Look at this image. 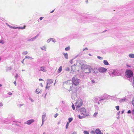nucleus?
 <instances>
[{
	"label": "nucleus",
	"mask_w": 134,
	"mask_h": 134,
	"mask_svg": "<svg viewBox=\"0 0 134 134\" xmlns=\"http://www.w3.org/2000/svg\"><path fill=\"white\" fill-rule=\"evenodd\" d=\"M44 18V17H41L40 19H39L40 20H42L43 18Z\"/></svg>",
	"instance_id": "obj_51"
},
{
	"label": "nucleus",
	"mask_w": 134,
	"mask_h": 134,
	"mask_svg": "<svg viewBox=\"0 0 134 134\" xmlns=\"http://www.w3.org/2000/svg\"><path fill=\"white\" fill-rule=\"evenodd\" d=\"M72 108L74 110L75 109V105L73 103H72Z\"/></svg>",
	"instance_id": "obj_36"
},
{
	"label": "nucleus",
	"mask_w": 134,
	"mask_h": 134,
	"mask_svg": "<svg viewBox=\"0 0 134 134\" xmlns=\"http://www.w3.org/2000/svg\"><path fill=\"white\" fill-rule=\"evenodd\" d=\"M83 133L85 134H89V132L86 131H85L83 132Z\"/></svg>",
	"instance_id": "obj_37"
},
{
	"label": "nucleus",
	"mask_w": 134,
	"mask_h": 134,
	"mask_svg": "<svg viewBox=\"0 0 134 134\" xmlns=\"http://www.w3.org/2000/svg\"><path fill=\"white\" fill-rule=\"evenodd\" d=\"M28 53L27 51H25L23 52L22 54L24 55H26Z\"/></svg>",
	"instance_id": "obj_35"
},
{
	"label": "nucleus",
	"mask_w": 134,
	"mask_h": 134,
	"mask_svg": "<svg viewBox=\"0 0 134 134\" xmlns=\"http://www.w3.org/2000/svg\"><path fill=\"white\" fill-rule=\"evenodd\" d=\"M133 83L132 84V86H133V87H134V76L133 77Z\"/></svg>",
	"instance_id": "obj_54"
},
{
	"label": "nucleus",
	"mask_w": 134,
	"mask_h": 134,
	"mask_svg": "<svg viewBox=\"0 0 134 134\" xmlns=\"http://www.w3.org/2000/svg\"><path fill=\"white\" fill-rule=\"evenodd\" d=\"M129 57L131 58H134V54H130L129 55Z\"/></svg>",
	"instance_id": "obj_25"
},
{
	"label": "nucleus",
	"mask_w": 134,
	"mask_h": 134,
	"mask_svg": "<svg viewBox=\"0 0 134 134\" xmlns=\"http://www.w3.org/2000/svg\"><path fill=\"white\" fill-rule=\"evenodd\" d=\"M34 121V120L33 119H31L28 120L27 121L25 122V124H27L28 125H30Z\"/></svg>",
	"instance_id": "obj_10"
},
{
	"label": "nucleus",
	"mask_w": 134,
	"mask_h": 134,
	"mask_svg": "<svg viewBox=\"0 0 134 134\" xmlns=\"http://www.w3.org/2000/svg\"><path fill=\"white\" fill-rule=\"evenodd\" d=\"M75 66V65L74 64V65H73V66H71V71L73 72H74V69H73V67L74 66Z\"/></svg>",
	"instance_id": "obj_30"
},
{
	"label": "nucleus",
	"mask_w": 134,
	"mask_h": 134,
	"mask_svg": "<svg viewBox=\"0 0 134 134\" xmlns=\"http://www.w3.org/2000/svg\"><path fill=\"white\" fill-rule=\"evenodd\" d=\"M47 83H49V84H51L53 83V81L51 79H48L47 80Z\"/></svg>",
	"instance_id": "obj_20"
},
{
	"label": "nucleus",
	"mask_w": 134,
	"mask_h": 134,
	"mask_svg": "<svg viewBox=\"0 0 134 134\" xmlns=\"http://www.w3.org/2000/svg\"><path fill=\"white\" fill-rule=\"evenodd\" d=\"M115 107H116V109L117 110H119V106H116Z\"/></svg>",
	"instance_id": "obj_43"
},
{
	"label": "nucleus",
	"mask_w": 134,
	"mask_h": 134,
	"mask_svg": "<svg viewBox=\"0 0 134 134\" xmlns=\"http://www.w3.org/2000/svg\"><path fill=\"white\" fill-rule=\"evenodd\" d=\"M99 97H96L94 98V101L95 103H98V100L99 99Z\"/></svg>",
	"instance_id": "obj_17"
},
{
	"label": "nucleus",
	"mask_w": 134,
	"mask_h": 134,
	"mask_svg": "<svg viewBox=\"0 0 134 134\" xmlns=\"http://www.w3.org/2000/svg\"><path fill=\"white\" fill-rule=\"evenodd\" d=\"M62 70V66H60L59 67V69L58 70V72L59 73H60Z\"/></svg>",
	"instance_id": "obj_24"
},
{
	"label": "nucleus",
	"mask_w": 134,
	"mask_h": 134,
	"mask_svg": "<svg viewBox=\"0 0 134 134\" xmlns=\"http://www.w3.org/2000/svg\"><path fill=\"white\" fill-rule=\"evenodd\" d=\"M51 38L48 39L47 41V42L48 43H49L51 41Z\"/></svg>",
	"instance_id": "obj_44"
},
{
	"label": "nucleus",
	"mask_w": 134,
	"mask_h": 134,
	"mask_svg": "<svg viewBox=\"0 0 134 134\" xmlns=\"http://www.w3.org/2000/svg\"><path fill=\"white\" fill-rule=\"evenodd\" d=\"M81 68L86 73H90L91 70V67L86 64H83L81 66Z\"/></svg>",
	"instance_id": "obj_1"
},
{
	"label": "nucleus",
	"mask_w": 134,
	"mask_h": 134,
	"mask_svg": "<svg viewBox=\"0 0 134 134\" xmlns=\"http://www.w3.org/2000/svg\"><path fill=\"white\" fill-rule=\"evenodd\" d=\"M18 74H16V75H15V77L16 78H17L18 77Z\"/></svg>",
	"instance_id": "obj_52"
},
{
	"label": "nucleus",
	"mask_w": 134,
	"mask_h": 134,
	"mask_svg": "<svg viewBox=\"0 0 134 134\" xmlns=\"http://www.w3.org/2000/svg\"><path fill=\"white\" fill-rule=\"evenodd\" d=\"M8 94L9 95H12V93H11V92H9Z\"/></svg>",
	"instance_id": "obj_57"
},
{
	"label": "nucleus",
	"mask_w": 134,
	"mask_h": 134,
	"mask_svg": "<svg viewBox=\"0 0 134 134\" xmlns=\"http://www.w3.org/2000/svg\"><path fill=\"white\" fill-rule=\"evenodd\" d=\"M40 85L42 87H43V85L42 83H40Z\"/></svg>",
	"instance_id": "obj_64"
},
{
	"label": "nucleus",
	"mask_w": 134,
	"mask_h": 134,
	"mask_svg": "<svg viewBox=\"0 0 134 134\" xmlns=\"http://www.w3.org/2000/svg\"><path fill=\"white\" fill-rule=\"evenodd\" d=\"M69 125V122H68L66 125V129H67L68 128V126Z\"/></svg>",
	"instance_id": "obj_41"
},
{
	"label": "nucleus",
	"mask_w": 134,
	"mask_h": 134,
	"mask_svg": "<svg viewBox=\"0 0 134 134\" xmlns=\"http://www.w3.org/2000/svg\"><path fill=\"white\" fill-rule=\"evenodd\" d=\"M97 114L98 113L97 112H95L93 114V116L94 117H96V116L97 115Z\"/></svg>",
	"instance_id": "obj_42"
},
{
	"label": "nucleus",
	"mask_w": 134,
	"mask_h": 134,
	"mask_svg": "<svg viewBox=\"0 0 134 134\" xmlns=\"http://www.w3.org/2000/svg\"><path fill=\"white\" fill-rule=\"evenodd\" d=\"M46 113H45V114L43 115L42 116V124L41 125L42 126L44 124V122L45 121L46 119Z\"/></svg>",
	"instance_id": "obj_8"
},
{
	"label": "nucleus",
	"mask_w": 134,
	"mask_h": 134,
	"mask_svg": "<svg viewBox=\"0 0 134 134\" xmlns=\"http://www.w3.org/2000/svg\"><path fill=\"white\" fill-rule=\"evenodd\" d=\"M0 43L2 44H3L4 43V42L2 40H0Z\"/></svg>",
	"instance_id": "obj_46"
},
{
	"label": "nucleus",
	"mask_w": 134,
	"mask_h": 134,
	"mask_svg": "<svg viewBox=\"0 0 134 134\" xmlns=\"http://www.w3.org/2000/svg\"><path fill=\"white\" fill-rule=\"evenodd\" d=\"M39 35V34H38L35 37L31 38L27 40L29 41H32L35 40L36 38H37Z\"/></svg>",
	"instance_id": "obj_12"
},
{
	"label": "nucleus",
	"mask_w": 134,
	"mask_h": 134,
	"mask_svg": "<svg viewBox=\"0 0 134 134\" xmlns=\"http://www.w3.org/2000/svg\"><path fill=\"white\" fill-rule=\"evenodd\" d=\"M51 41L53 42H56V41H55V39L54 38H51Z\"/></svg>",
	"instance_id": "obj_31"
},
{
	"label": "nucleus",
	"mask_w": 134,
	"mask_h": 134,
	"mask_svg": "<svg viewBox=\"0 0 134 134\" xmlns=\"http://www.w3.org/2000/svg\"><path fill=\"white\" fill-rule=\"evenodd\" d=\"M41 48L42 50L46 51V47L44 46H43L42 47H41Z\"/></svg>",
	"instance_id": "obj_33"
},
{
	"label": "nucleus",
	"mask_w": 134,
	"mask_h": 134,
	"mask_svg": "<svg viewBox=\"0 0 134 134\" xmlns=\"http://www.w3.org/2000/svg\"><path fill=\"white\" fill-rule=\"evenodd\" d=\"M126 76L127 78H131L133 76V72L130 70H127L125 72Z\"/></svg>",
	"instance_id": "obj_3"
},
{
	"label": "nucleus",
	"mask_w": 134,
	"mask_h": 134,
	"mask_svg": "<svg viewBox=\"0 0 134 134\" xmlns=\"http://www.w3.org/2000/svg\"><path fill=\"white\" fill-rule=\"evenodd\" d=\"M133 99L131 101V103L132 105L134 106V97L133 98ZM132 114L134 115V108L133 109L132 111Z\"/></svg>",
	"instance_id": "obj_19"
},
{
	"label": "nucleus",
	"mask_w": 134,
	"mask_h": 134,
	"mask_svg": "<svg viewBox=\"0 0 134 134\" xmlns=\"http://www.w3.org/2000/svg\"><path fill=\"white\" fill-rule=\"evenodd\" d=\"M40 89L37 88L36 90V92L37 94H38L40 93Z\"/></svg>",
	"instance_id": "obj_26"
},
{
	"label": "nucleus",
	"mask_w": 134,
	"mask_h": 134,
	"mask_svg": "<svg viewBox=\"0 0 134 134\" xmlns=\"http://www.w3.org/2000/svg\"><path fill=\"white\" fill-rule=\"evenodd\" d=\"M73 120V118H69L68 119L69 122V123L70 122Z\"/></svg>",
	"instance_id": "obj_29"
},
{
	"label": "nucleus",
	"mask_w": 134,
	"mask_h": 134,
	"mask_svg": "<svg viewBox=\"0 0 134 134\" xmlns=\"http://www.w3.org/2000/svg\"><path fill=\"white\" fill-rule=\"evenodd\" d=\"M85 49L88 50L87 48H85V49H83V51H84Z\"/></svg>",
	"instance_id": "obj_62"
},
{
	"label": "nucleus",
	"mask_w": 134,
	"mask_h": 134,
	"mask_svg": "<svg viewBox=\"0 0 134 134\" xmlns=\"http://www.w3.org/2000/svg\"><path fill=\"white\" fill-rule=\"evenodd\" d=\"M3 105V104L2 103H0V107H2Z\"/></svg>",
	"instance_id": "obj_55"
},
{
	"label": "nucleus",
	"mask_w": 134,
	"mask_h": 134,
	"mask_svg": "<svg viewBox=\"0 0 134 134\" xmlns=\"http://www.w3.org/2000/svg\"><path fill=\"white\" fill-rule=\"evenodd\" d=\"M124 111H125L124 110H122V111H121V114H123V113H124Z\"/></svg>",
	"instance_id": "obj_60"
},
{
	"label": "nucleus",
	"mask_w": 134,
	"mask_h": 134,
	"mask_svg": "<svg viewBox=\"0 0 134 134\" xmlns=\"http://www.w3.org/2000/svg\"><path fill=\"white\" fill-rule=\"evenodd\" d=\"M107 70V69L103 67L99 68V71L101 73H104Z\"/></svg>",
	"instance_id": "obj_6"
},
{
	"label": "nucleus",
	"mask_w": 134,
	"mask_h": 134,
	"mask_svg": "<svg viewBox=\"0 0 134 134\" xmlns=\"http://www.w3.org/2000/svg\"><path fill=\"white\" fill-rule=\"evenodd\" d=\"M25 58H28V59H30V58H32L31 57H30L29 56H25Z\"/></svg>",
	"instance_id": "obj_48"
},
{
	"label": "nucleus",
	"mask_w": 134,
	"mask_h": 134,
	"mask_svg": "<svg viewBox=\"0 0 134 134\" xmlns=\"http://www.w3.org/2000/svg\"><path fill=\"white\" fill-rule=\"evenodd\" d=\"M63 54L64 55V57L65 58L68 59V53H63Z\"/></svg>",
	"instance_id": "obj_22"
},
{
	"label": "nucleus",
	"mask_w": 134,
	"mask_h": 134,
	"mask_svg": "<svg viewBox=\"0 0 134 134\" xmlns=\"http://www.w3.org/2000/svg\"><path fill=\"white\" fill-rule=\"evenodd\" d=\"M104 100H105V98L99 99L98 102L97 104L99 105H103L104 103Z\"/></svg>",
	"instance_id": "obj_7"
},
{
	"label": "nucleus",
	"mask_w": 134,
	"mask_h": 134,
	"mask_svg": "<svg viewBox=\"0 0 134 134\" xmlns=\"http://www.w3.org/2000/svg\"><path fill=\"white\" fill-rule=\"evenodd\" d=\"M38 70L40 71H42L43 72H46V67L44 66L41 67L40 69H39Z\"/></svg>",
	"instance_id": "obj_14"
},
{
	"label": "nucleus",
	"mask_w": 134,
	"mask_h": 134,
	"mask_svg": "<svg viewBox=\"0 0 134 134\" xmlns=\"http://www.w3.org/2000/svg\"><path fill=\"white\" fill-rule=\"evenodd\" d=\"M14 84H15V86H16V81H15L14 82Z\"/></svg>",
	"instance_id": "obj_59"
},
{
	"label": "nucleus",
	"mask_w": 134,
	"mask_h": 134,
	"mask_svg": "<svg viewBox=\"0 0 134 134\" xmlns=\"http://www.w3.org/2000/svg\"><path fill=\"white\" fill-rule=\"evenodd\" d=\"M58 115V114L57 113H56L54 116V117L55 118H56L57 116Z\"/></svg>",
	"instance_id": "obj_47"
},
{
	"label": "nucleus",
	"mask_w": 134,
	"mask_h": 134,
	"mask_svg": "<svg viewBox=\"0 0 134 134\" xmlns=\"http://www.w3.org/2000/svg\"><path fill=\"white\" fill-rule=\"evenodd\" d=\"M48 84H49V83H47V85H46V90L47 89V88H49L50 87V86H48Z\"/></svg>",
	"instance_id": "obj_38"
},
{
	"label": "nucleus",
	"mask_w": 134,
	"mask_h": 134,
	"mask_svg": "<svg viewBox=\"0 0 134 134\" xmlns=\"http://www.w3.org/2000/svg\"><path fill=\"white\" fill-rule=\"evenodd\" d=\"M72 60H71L70 61V62L72 64Z\"/></svg>",
	"instance_id": "obj_61"
},
{
	"label": "nucleus",
	"mask_w": 134,
	"mask_h": 134,
	"mask_svg": "<svg viewBox=\"0 0 134 134\" xmlns=\"http://www.w3.org/2000/svg\"><path fill=\"white\" fill-rule=\"evenodd\" d=\"M76 95L77 93H75V92H72L71 96L72 99L75 100H76V98L77 96Z\"/></svg>",
	"instance_id": "obj_9"
},
{
	"label": "nucleus",
	"mask_w": 134,
	"mask_h": 134,
	"mask_svg": "<svg viewBox=\"0 0 134 134\" xmlns=\"http://www.w3.org/2000/svg\"><path fill=\"white\" fill-rule=\"evenodd\" d=\"M91 81L92 83H95V81L94 80H92Z\"/></svg>",
	"instance_id": "obj_56"
},
{
	"label": "nucleus",
	"mask_w": 134,
	"mask_h": 134,
	"mask_svg": "<svg viewBox=\"0 0 134 134\" xmlns=\"http://www.w3.org/2000/svg\"><path fill=\"white\" fill-rule=\"evenodd\" d=\"M29 100H30L32 102H33L34 101V100L31 97H29Z\"/></svg>",
	"instance_id": "obj_45"
},
{
	"label": "nucleus",
	"mask_w": 134,
	"mask_h": 134,
	"mask_svg": "<svg viewBox=\"0 0 134 134\" xmlns=\"http://www.w3.org/2000/svg\"><path fill=\"white\" fill-rule=\"evenodd\" d=\"M131 113V111L130 110H129L127 112L128 114H130Z\"/></svg>",
	"instance_id": "obj_50"
},
{
	"label": "nucleus",
	"mask_w": 134,
	"mask_h": 134,
	"mask_svg": "<svg viewBox=\"0 0 134 134\" xmlns=\"http://www.w3.org/2000/svg\"><path fill=\"white\" fill-rule=\"evenodd\" d=\"M12 69V68L10 67H7L6 68V71H7L10 70Z\"/></svg>",
	"instance_id": "obj_27"
},
{
	"label": "nucleus",
	"mask_w": 134,
	"mask_h": 134,
	"mask_svg": "<svg viewBox=\"0 0 134 134\" xmlns=\"http://www.w3.org/2000/svg\"><path fill=\"white\" fill-rule=\"evenodd\" d=\"M72 134H77V133L75 131H74V132H73Z\"/></svg>",
	"instance_id": "obj_58"
},
{
	"label": "nucleus",
	"mask_w": 134,
	"mask_h": 134,
	"mask_svg": "<svg viewBox=\"0 0 134 134\" xmlns=\"http://www.w3.org/2000/svg\"><path fill=\"white\" fill-rule=\"evenodd\" d=\"M65 70L66 71H69L70 70V69L68 67H67L65 68Z\"/></svg>",
	"instance_id": "obj_32"
},
{
	"label": "nucleus",
	"mask_w": 134,
	"mask_h": 134,
	"mask_svg": "<svg viewBox=\"0 0 134 134\" xmlns=\"http://www.w3.org/2000/svg\"><path fill=\"white\" fill-rule=\"evenodd\" d=\"M109 75L110 76H115L116 75V72L115 70H113V71L110 72Z\"/></svg>",
	"instance_id": "obj_11"
},
{
	"label": "nucleus",
	"mask_w": 134,
	"mask_h": 134,
	"mask_svg": "<svg viewBox=\"0 0 134 134\" xmlns=\"http://www.w3.org/2000/svg\"><path fill=\"white\" fill-rule=\"evenodd\" d=\"M9 27L11 28H13V29H16V28L15 27H13L12 26H11L10 25V26H9Z\"/></svg>",
	"instance_id": "obj_49"
},
{
	"label": "nucleus",
	"mask_w": 134,
	"mask_h": 134,
	"mask_svg": "<svg viewBox=\"0 0 134 134\" xmlns=\"http://www.w3.org/2000/svg\"><path fill=\"white\" fill-rule=\"evenodd\" d=\"M97 58L99 59L100 60H102L103 59V58L102 57H100V56H98L97 57Z\"/></svg>",
	"instance_id": "obj_40"
},
{
	"label": "nucleus",
	"mask_w": 134,
	"mask_h": 134,
	"mask_svg": "<svg viewBox=\"0 0 134 134\" xmlns=\"http://www.w3.org/2000/svg\"><path fill=\"white\" fill-rule=\"evenodd\" d=\"M108 95L106 94H104L101 97L102 98H105V99L108 97Z\"/></svg>",
	"instance_id": "obj_18"
},
{
	"label": "nucleus",
	"mask_w": 134,
	"mask_h": 134,
	"mask_svg": "<svg viewBox=\"0 0 134 134\" xmlns=\"http://www.w3.org/2000/svg\"><path fill=\"white\" fill-rule=\"evenodd\" d=\"M96 132L97 134H103V133H102L100 130L99 129H97L95 131Z\"/></svg>",
	"instance_id": "obj_15"
},
{
	"label": "nucleus",
	"mask_w": 134,
	"mask_h": 134,
	"mask_svg": "<svg viewBox=\"0 0 134 134\" xmlns=\"http://www.w3.org/2000/svg\"><path fill=\"white\" fill-rule=\"evenodd\" d=\"M26 27V26L25 25H24L23 27H16V29H21L23 30L24 29H25V28Z\"/></svg>",
	"instance_id": "obj_23"
},
{
	"label": "nucleus",
	"mask_w": 134,
	"mask_h": 134,
	"mask_svg": "<svg viewBox=\"0 0 134 134\" xmlns=\"http://www.w3.org/2000/svg\"><path fill=\"white\" fill-rule=\"evenodd\" d=\"M70 49V47L69 46H68L65 48V50L66 51H69Z\"/></svg>",
	"instance_id": "obj_34"
},
{
	"label": "nucleus",
	"mask_w": 134,
	"mask_h": 134,
	"mask_svg": "<svg viewBox=\"0 0 134 134\" xmlns=\"http://www.w3.org/2000/svg\"><path fill=\"white\" fill-rule=\"evenodd\" d=\"M91 133H95V132L94 131H91Z\"/></svg>",
	"instance_id": "obj_63"
},
{
	"label": "nucleus",
	"mask_w": 134,
	"mask_h": 134,
	"mask_svg": "<svg viewBox=\"0 0 134 134\" xmlns=\"http://www.w3.org/2000/svg\"><path fill=\"white\" fill-rule=\"evenodd\" d=\"M72 89V86H70V90H69V91H71Z\"/></svg>",
	"instance_id": "obj_53"
},
{
	"label": "nucleus",
	"mask_w": 134,
	"mask_h": 134,
	"mask_svg": "<svg viewBox=\"0 0 134 134\" xmlns=\"http://www.w3.org/2000/svg\"><path fill=\"white\" fill-rule=\"evenodd\" d=\"M82 105V102L81 101H80V102H79L78 103L77 102H76L75 105L76 110H79V109L81 108L80 107Z\"/></svg>",
	"instance_id": "obj_5"
},
{
	"label": "nucleus",
	"mask_w": 134,
	"mask_h": 134,
	"mask_svg": "<svg viewBox=\"0 0 134 134\" xmlns=\"http://www.w3.org/2000/svg\"><path fill=\"white\" fill-rule=\"evenodd\" d=\"M72 85H75V86L78 85L79 83V79L75 77H74L72 78Z\"/></svg>",
	"instance_id": "obj_4"
},
{
	"label": "nucleus",
	"mask_w": 134,
	"mask_h": 134,
	"mask_svg": "<svg viewBox=\"0 0 134 134\" xmlns=\"http://www.w3.org/2000/svg\"><path fill=\"white\" fill-rule=\"evenodd\" d=\"M92 70L95 73H98L99 71V68H93L92 69Z\"/></svg>",
	"instance_id": "obj_13"
},
{
	"label": "nucleus",
	"mask_w": 134,
	"mask_h": 134,
	"mask_svg": "<svg viewBox=\"0 0 134 134\" xmlns=\"http://www.w3.org/2000/svg\"><path fill=\"white\" fill-rule=\"evenodd\" d=\"M127 100V99H126L125 97H124L122 99H120L119 100L120 102L121 103L122 102H124L125 101H126Z\"/></svg>",
	"instance_id": "obj_16"
},
{
	"label": "nucleus",
	"mask_w": 134,
	"mask_h": 134,
	"mask_svg": "<svg viewBox=\"0 0 134 134\" xmlns=\"http://www.w3.org/2000/svg\"><path fill=\"white\" fill-rule=\"evenodd\" d=\"M103 63L105 65H109V64L107 61V60H104L103 61Z\"/></svg>",
	"instance_id": "obj_21"
},
{
	"label": "nucleus",
	"mask_w": 134,
	"mask_h": 134,
	"mask_svg": "<svg viewBox=\"0 0 134 134\" xmlns=\"http://www.w3.org/2000/svg\"><path fill=\"white\" fill-rule=\"evenodd\" d=\"M81 115H82L84 116H88L89 114L87 111H86V109L84 107L81 108L79 110H77Z\"/></svg>",
	"instance_id": "obj_2"
},
{
	"label": "nucleus",
	"mask_w": 134,
	"mask_h": 134,
	"mask_svg": "<svg viewBox=\"0 0 134 134\" xmlns=\"http://www.w3.org/2000/svg\"><path fill=\"white\" fill-rule=\"evenodd\" d=\"M77 90L76 88L72 90V92H75V93H77Z\"/></svg>",
	"instance_id": "obj_39"
},
{
	"label": "nucleus",
	"mask_w": 134,
	"mask_h": 134,
	"mask_svg": "<svg viewBox=\"0 0 134 134\" xmlns=\"http://www.w3.org/2000/svg\"><path fill=\"white\" fill-rule=\"evenodd\" d=\"M78 116L79 118L80 119H82L83 118H84V117L85 116H84L83 115V116H81L80 115H78Z\"/></svg>",
	"instance_id": "obj_28"
}]
</instances>
